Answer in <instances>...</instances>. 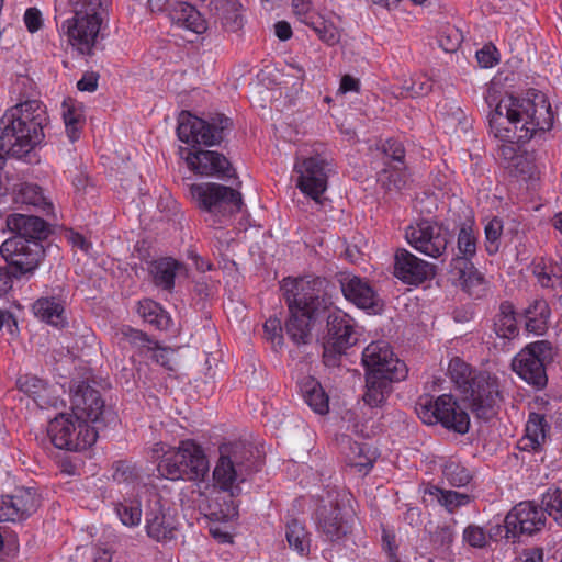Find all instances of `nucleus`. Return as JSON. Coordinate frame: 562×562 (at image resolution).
Here are the masks:
<instances>
[{
  "label": "nucleus",
  "mask_w": 562,
  "mask_h": 562,
  "mask_svg": "<svg viewBox=\"0 0 562 562\" xmlns=\"http://www.w3.org/2000/svg\"><path fill=\"white\" fill-rule=\"evenodd\" d=\"M405 238L419 252L431 258H440L446 254L449 232L436 222L420 220L406 228Z\"/></svg>",
  "instance_id": "15"
},
{
  "label": "nucleus",
  "mask_w": 562,
  "mask_h": 562,
  "mask_svg": "<svg viewBox=\"0 0 562 562\" xmlns=\"http://www.w3.org/2000/svg\"><path fill=\"white\" fill-rule=\"evenodd\" d=\"M550 314V307L546 300H535L524 313L526 329L530 333L542 335L548 328Z\"/></svg>",
  "instance_id": "37"
},
{
  "label": "nucleus",
  "mask_w": 562,
  "mask_h": 562,
  "mask_svg": "<svg viewBox=\"0 0 562 562\" xmlns=\"http://www.w3.org/2000/svg\"><path fill=\"white\" fill-rule=\"evenodd\" d=\"M515 144L516 143L503 142V144L498 146L497 155L504 168L506 164H509L519 153Z\"/></svg>",
  "instance_id": "59"
},
{
  "label": "nucleus",
  "mask_w": 562,
  "mask_h": 562,
  "mask_svg": "<svg viewBox=\"0 0 562 562\" xmlns=\"http://www.w3.org/2000/svg\"><path fill=\"white\" fill-rule=\"evenodd\" d=\"M553 361V347L548 340L528 344L513 359V370L536 390L548 384L547 364Z\"/></svg>",
  "instance_id": "13"
},
{
  "label": "nucleus",
  "mask_w": 562,
  "mask_h": 562,
  "mask_svg": "<svg viewBox=\"0 0 562 562\" xmlns=\"http://www.w3.org/2000/svg\"><path fill=\"white\" fill-rule=\"evenodd\" d=\"M340 288L345 299L357 307L376 314L383 303L368 280L357 276H346L340 279Z\"/></svg>",
  "instance_id": "23"
},
{
  "label": "nucleus",
  "mask_w": 562,
  "mask_h": 562,
  "mask_svg": "<svg viewBox=\"0 0 562 562\" xmlns=\"http://www.w3.org/2000/svg\"><path fill=\"white\" fill-rule=\"evenodd\" d=\"M24 24L30 33H35L43 26V16L37 8H27L23 16Z\"/></svg>",
  "instance_id": "57"
},
{
  "label": "nucleus",
  "mask_w": 562,
  "mask_h": 562,
  "mask_svg": "<svg viewBox=\"0 0 562 562\" xmlns=\"http://www.w3.org/2000/svg\"><path fill=\"white\" fill-rule=\"evenodd\" d=\"M13 271L8 266H0V299L4 297L13 285Z\"/></svg>",
  "instance_id": "60"
},
{
  "label": "nucleus",
  "mask_w": 562,
  "mask_h": 562,
  "mask_svg": "<svg viewBox=\"0 0 562 562\" xmlns=\"http://www.w3.org/2000/svg\"><path fill=\"white\" fill-rule=\"evenodd\" d=\"M476 243L477 239L472 226L463 224L458 233L457 245L459 254L452 259L472 261L473 257L476 255Z\"/></svg>",
  "instance_id": "44"
},
{
  "label": "nucleus",
  "mask_w": 562,
  "mask_h": 562,
  "mask_svg": "<svg viewBox=\"0 0 562 562\" xmlns=\"http://www.w3.org/2000/svg\"><path fill=\"white\" fill-rule=\"evenodd\" d=\"M210 464L202 447L194 440L180 441L179 446L164 452L158 464V474L170 481H204Z\"/></svg>",
  "instance_id": "6"
},
{
  "label": "nucleus",
  "mask_w": 562,
  "mask_h": 562,
  "mask_svg": "<svg viewBox=\"0 0 562 562\" xmlns=\"http://www.w3.org/2000/svg\"><path fill=\"white\" fill-rule=\"evenodd\" d=\"M477 372L459 357L452 358L448 366L449 376L462 394L467 393Z\"/></svg>",
  "instance_id": "41"
},
{
  "label": "nucleus",
  "mask_w": 562,
  "mask_h": 562,
  "mask_svg": "<svg viewBox=\"0 0 562 562\" xmlns=\"http://www.w3.org/2000/svg\"><path fill=\"white\" fill-rule=\"evenodd\" d=\"M115 513L123 525L127 527L138 526L142 518L140 502L137 499H124L115 504Z\"/></svg>",
  "instance_id": "46"
},
{
  "label": "nucleus",
  "mask_w": 562,
  "mask_h": 562,
  "mask_svg": "<svg viewBox=\"0 0 562 562\" xmlns=\"http://www.w3.org/2000/svg\"><path fill=\"white\" fill-rule=\"evenodd\" d=\"M300 390L305 403L315 413L325 415L329 412V397L317 380L312 376L304 378Z\"/></svg>",
  "instance_id": "35"
},
{
  "label": "nucleus",
  "mask_w": 562,
  "mask_h": 562,
  "mask_svg": "<svg viewBox=\"0 0 562 562\" xmlns=\"http://www.w3.org/2000/svg\"><path fill=\"white\" fill-rule=\"evenodd\" d=\"M47 434L56 448L68 451L85 450L98 438L97 427L76 419L74 414H59L49 422Z\"/></svg>",
  "instance_id": "12"
},
{
  "label": "nucleus",
  "mask_w": 562,
  "mask_h": 562,
  "mask_svg": "<svg viewBox=\"0 0 562 562\" xmlns=\"http://www.w3.org/2000/svg\"><path fill=\"white\" fill-rule=\"evenodd\" d=\"M533 162L526 153H518V155L509 162L506 164L505 169L512 176H530L533 170Z\"/></svg>",
  "instance_id": "55"
},
{
  "label": "nucleus",
  "mask_w": 562,
  "mask_h": 562,
  "mask_svg": "<svg viewBox=\"0 0 562 562\" xmlns=\"http://www.w3.org/2000/svg\"><path fill=\"white\" fill-rule=\"evenodd\" d=\"M434 82L425 74L416 75L411 79V85L406 86L407 95L409 97H423L427 95L432 90Z\"/></svg>",
  "instance_id": "56"
},
{
  "label": "nucleus",
  "mask_w": 562,
  "mask_h": 562,
  "mask_svg": "<svg viewBox=\"0 0 562 562\" xmlns=\"http://www.w3.org/2000/svg\"><path fill=\"white\" fill-rule=\"evenodd\" d=\"M462 539L463 542L472 548L482 549L487 546V535L485 529L474 524L464 528Z\"/></svg>",
  "instance_id": "53"
},
{
  "label": "nucleus",
  "mask_w": 562,
  "mask_h": 562,
  "mask_svg": "<svg viewBox=\"0 0 562 562\" xmlns=\"http://www.w3.org/2000/svg\"><path fill=\"white\" fill-rule=\"evenodd\" d=\"M233 127V121L224 114L216 113L210 121L182 111L179 115L177 135L186 144L213 146L220 144L226 131Z\"/></svg>",
  "instance_id": "10"
},
{
  "label": "nucleus",
  "mask_w": 562,
  "mask_h": 562,
  "mask_svg": "<svg viewBox=\"0 0 562 562\" xmlns=\"http://www.w3.org/2000/svg\"><path fill=\"white\" fill-rule=\"evenodd\" d=\"M494 52L495 47L484 46L476 53L477 63L484 68L494 66L497 61Z\"/></svg>",
  "instance_id": "64"
},
{
  "label": "nucleus",
  "mask_w": 562,
  "mask_h": 562,
  "mask_svg": "<svg viewBox=\"0 0 562 562\" xmlns=\"http://www.w3.org/2000/svg\"><path fill=\"white\" fill-rule=\"evenodd\" d=\"M145 529L147 536L157 542H167L176 538L175 519L165 508L160 496L157 494L146 502Z\"/></svg>",
  "instance_id": "21"
},
{
  "label": "nucleus",
  "mask_w": 562,
  "mask_h": 562,
  "mask_svg": "<svg viewBox=\"0 0 562 562\" xmlns=\"http://www.w3.org/2000/svg\"><path fill=\"white\" fill-rule=\"evenodd\" d=\"M182 269V262L172 257H161L150 263L149 272L157 288L171 292L175 288V278Z\"/></svg>",
  "instance_id": "28"
},
{
  "label": "nucleus",
  "mask_w": 562,
  "mask_h": 562,
  "mask_svg": "<svg viewBox=\"0 0 562 562\" xmlns=\"http://www.w3.org/2000/svg\"><path fill=\"white\" fill-rule=\"evenodd\" d=\"M503 226V221L497 216L491 218L485 224V250L491 256L497 254L499 250Z\"/></svg>",
  "instance_id": "47"
},
{
  "label": "nucleus",
  "mask_w": 562,
  "mask_h": 562,
  "mask_svg": "<svg viewBox=\"0 0 562 562\" xmlns=\"http://www.w3.org/2000/svg\"><path fill=\"white\" fill-rule=\"evenodd\" d=\"M61 109L67 136L74 143L80 138L86 122L83 105L76 99L66 98Z\"/></svg>",
  "instance_id": "34"
},
{
  "label": "nucleus",
  "mask_w": 562,
  "mask_h": 562,
  "mask_svg": "<svg viewBox=\"0 0 562 562\" xmlns=\"http://www.w3.org/2000/svg\"><path fill=\"white\" fill-rule=\"evenodd\" d=\"M544 514L562 527V490L548 491L541 499Z\"/></svg>",
  "instance_id": "48"
},
{
  "label": "nucleus",
  "mask_w": 562,
  "mask_h": 562,
  "mask_svg": "<svg viewBox=\"0 0 562 562\" xmlns=\"http://www.w3.org/2000/svg\"><path fill=\"white\" fill-rule=\"evenodd\" d=\"M424 494L434 496L437 502L450 514L454 513L462 506L469 505L473 499L469 494L459 493L451 490H443L430 483L425 487Z\"/></svg>",
  "instance_id": "36"
},
{
  "label": "nucleus",
  "mask_w": 562,
  "mask_h": 562,
  "mask_svg": "<svg viewBox=\"0 0 562 562\" xmlns=\"http://www.w3.org/2000/svg\"><path fill=\"white\" fill-rule=\"evenodd\" d=\"M263 329L269 340H271L273 344H282V326L281 321L279 318L270 317L269 319H267L263 324Z\"/></svg>",
  "instance_id": "58"
},
{
  "label": "nucleus",
  "mask_w": 562,
  "mask_h": 562,
  "mask_svg": "<svg viewBox=\"0 0 562 562\" xmlns=\"http://www.w3.org/2000/svg\"><path fill=\"white\" fill-rule=\"evenodd\" d=\"M532 273L542 288L552 289L558 280L553 272V267L547 265L542 258L532 263Z\"/></svg>",
  "instance_id": "51"
},
{
  "label": "nucleus",
  "mask_w": 562,
  "mask_h": 562,
  "mask_svg": "<svg viewBox=\"0 0 562 562\" xmlns=\"http://www.w3.org/2000/svg\"><path fill=\"white\" fill-rule=\"evenodd\" d=\"M344 448H348L346 453V464L356 469L359 473L367 474L373 467L374 459L367 453L363 445L352 441L350 437L342 438Z\"/></svg>",
  "instance_id": "38"
},
{
  "label": "nucleus",
  "mask_w": 562,
  "mask_h": 562,
  "mask_svg": "<svg viewBox=\"0 0 562 562\" xmlns=\"http://www.w3.org/2000/svg\"><path fill=\"white\" fill-rule=\"evenodd\" d=\"M438 41H439L440 47L445 52L453 53L458 49L461 38H460V35L457 32H454V33L447 34V35L440 34Z\"/></svg>",
  "instance_id": "63"
},
{
  "label": "nucleus",
  "mask_w": 562,
  "mask_h": 562,
  "mask_svg": "<svg viewBox=\"0 0 562 562\" xmlns=\"http://www.w3.org/2000/svg\"><path fill=\"white\" fill-rule=\"evenodd\" d=\"M11 106L0 119V149L22 158L40 145L49 123L46 105L38 99H25Z\"/></svg>",
  "instance_id": "3"
},
{
  "label": "nucleus",
  "mask_w": 562,
  "mask_h": 562,
  "mask_svg": "<svg viewBox=\"0 0 562 562\" xmlns=\"http://www.w3.org/2000/svg\"><path fill=\"white\" fill-rule=\"evenodd\" d=\"M389 375H376V373H366V392L363 402L370 407H382L386 397L392 392V383L401 380H389Z\"/></svg>",
  "instance_id": "31"
},
{
  "label": "nucleus",
  "mask_w": 562,
  "mask_h": 562,
  "mask_svg": "<svg viewBox=\"0 0 562 562\" xmlns=\"http://www.w3.org/2000/svg\"><path fill=\"white\" fill-rule=\"evenodd\" d=\"M190 195L196 207L207 214L211 225L221 224L239 213L244 205L241 193L232 187L203 182L190 186Z\"/></svg>",
  "instance_id": "7"
},
{
  "label": "nucleus",
  "mask_w": 562,
  "mask_h": 562,
  "mask_svg": "<svg viewBox=\"0 0 562 562\" xmlns=\"http://www.w3.org/2000/svg\"><path fill=\"white\" fill-rule=\"evenodd\" d=\"M169 16L173 24L194 34H202L207 29V23L202 14L187 2H175L169 11Z\"/></svg>",
  "instance_id": "27"
},
{
  "label": "nucleus",
  "mask_w": 562,
  "mask_h": 562,
  "mask_svg": "<svg viewBox=\"0 0 562 562\" xmlns=\"http://www.w3.org/2000/svg\"><path fill=\"white\" fill-rule=\"evenodd\" d=\"M394 276L406 284L418 285L435 276V267L401 248L394 256Z\"/></svg>",
  "instance_id": "22"
},
{
  "label": "nucleus",
  "mask_w": 562,
  "mask_h": 562,
  "mask_svg": "<svg viewBox=\"0 0 562 562\" xmlns=\"http://www.w3.org/2000/svg\"><path fill=\"white\" fill-rule=\"evenodd\" d=\"M209 7L227 32L236 33L243 29L241 5L236 0H211Z\"/></svg>",
  "instance_id": "32"
},
{
  "label": "nucleus",
  "mask_w": 562,
  "mask_h": 562,
  "mask_svg": "<svg viewBox=\"0 0 562 562\" xmlns=\"http://www.w3.org/2000/svg\"><path fill=\"white\" fill-rule=\"evenodd\" d=\"M304 23L311 26L319 40L328 45H335L339 41V35L336 27L331 23H326L321 16L304 20Z\"/></svg>",
  "instance_id": "49"
},
{
  "label": "nucleus",
  "mask_w": 562,
  "mask_h": 562,
  "mask_svg": "<svg viewBox=\"0 0 562 562\" xmlns=\"http://www.w3.org/2000/svg\"><path fill=\"white\" fill-rule=\"evenodd\" d=\"M69 4L74 16L61 24V31L80 54L91 55L102 23L101 0H69Z\"/></svg>",
  "instance_id": "8"
},
{
  "label": "nucleus",
  "mask_w": 562,
  "mask_h": 562,
  "mask_svg": "<svg viewBox=\"0 0 562 562\" xmlns=\"http://www.w3.org/2000/svg\"><path fill=\"white\" fill-rule=\"evenodd\" d=\"M450 274L470 296L481 299L486 294L487 281L472 261L451 259Z\"/></svg>",
  "instance_id": "25"
},
{
  "label": "nucleus",
  "mask_w": 562,
  "mask_h": 562,
  "mask_svg": "<svg viewBox=\"0 0 562 562\" xmlns=\"http://www.w3.org/2000/svg\"><path fill=\"white\" fill-rule=\"evenodd\" d=\"M326 279L319 277L284 278L281 289L289 310L285 331L295 345H307L312 339V329L326 317V335L340 352L355 346L359 340L355 319L334 306L331 296L325 291Z\"/></svg>",
  "instance_id": "1"
},
{
  "label": "nucleus",
  "mask_w": 562,
  "mask_h": 562,
  "mask_svg": "<svg viewBox=\"0 0 562 562\" xmlns=\"http://www.w3.org/2000/svg\"><path fill=\"white\" fill-rule=\"evenodd\" d=\"M415 411L427 425L441 424L442 427L461 435L469 431V414L459 407L457 400L450 394H442L436 400L429 395L420 396Z\"/></svg>",
  "instance_id": "9"
},
{
  "label": "nucleus",
  "mask_w": 562,
  "mask_h": 562,
  "mask_svg": "<svg viewBox=\"0 0 562 562\" xmlns=\"http://www.w3.org/2000/svg\"><path fill=\"white\" fill-rule=\"evenodd\" d=\"M0 255L14 278L20 280L35 274L46 257V250L38 241L11 236L0 245Z\"/></svg>",
  "instance_id": "11"
},
{
  "label": "nucleus",
  "mask_w": 562,
  "mask_h": 562,
  "mask_svg": "<svg viewBox=\"0 0 562 562\" xmlns=\"http://www.w3.org/2000/svg\"><path fill=\"white\" fill-rule=\"evenodd\" d=\"M34 315L55 327H64L67 324L65 316V303L57 296H42L33 305Z\"/></svg>",
  "instance_id": "29"
},
{
  "label": "nucleus",
  "mask_w": 562,
  "mask_h": 562,
  "mask_svg": "<svg viewBox=\"0 0 562 562\" xmlns=\"http://www.w3.org/2000/svg\"><path fill=\"white\" fill-rule=\"evenodd\" d=\"M362 363L366 373L389 375V380H404L407 375L405 362L394 357L390 345L383 340L372 341L364 348Z\"/></svg>",
  "instance_id": "17"
},
{
  "label": "nucleus",
  "mask_w": 562,
  "mask_h": 562,
  "mask_svg": "<svg viewBox=\"0 0 562 562\" xmlns=\"http://www.w3.org/2000/svg\"><path fill=\"white\" fill-rule=\"evenodd\" d=\"M463 395L475 418L488 422L497 415L502 395L498 379L490 372H477Z\"/></svg>",
  "instance_id": "14"
},
{
  "label": "nucleus",
  "mask_w": 562,
  "mask_h": 562,
  "mask_svg": "<svg viewBox=\"0 0 562 562\" xmlns=\"http://www.w3.org/2000/svg\"><path fill=\"white\" fill-rule=\"evenodd\" d=\"M552 125L551 104L542 93H533L532 99L509 97L506 102L499 101L488 115L490 132L507 143L524 144Z\"/></svg>",
  "instance_id": "2"
},
{
  "label": "nucleus",
  "mask_w": 562,
  "mask_h": 562,
  "mask_svg": "<svg viewBox=\"0 0 562 562\" xmlns=\"http://www.w3.org/2000/svg\"><path fill=\"white\" fill-rule=\"evenodd\" d=\"M5 225L13 234L12 236H20L41 244L53 233L50 224L35 215L12 213L7 216Z\"/></svg>",
  "instance_id": "24"
},
{
  "label": "nucleus",
  "mask_w": 562,
  "mask_h": 562,
  "mask_svg": "<svg viewBox=\"0 0 562 562\" xmlns=\"http://www.w3.org/2000/svg\"><path fill=\"white\" fill-rule=\"evenodd\" d=\"M547 521L543 506L533 501H525L515 505L506 515L504 524L506 535L513 538L533 536L540 532Z\"/></svg>",
  "instance_id": "16"
},
{
  "label": "nucleus",
  "mask_w": 562,
  "mask_h": 562,
  "mask_svg": "<svg viewBox=\"0 0 562 562\" xmlns=\"http://www.w3.org/2000/svg\"><path fill=\"white\" fill-rule=\"evenodd\" d=\"M113 469V480L119 483H133L140 476L137 468L127 461H116Z\"/></svg>",
  "instance_id": "52"
},
{
  "label": "nucleus",
  "mask_w": 562,
  "mask_h": 562,
  "mask_svg": "<svg viewBox=\"0 0 562 562\" xmlns=\"http://www.w3.org/2000/svg\"><path fill=\"white\" fill-rule=\"evenodd\" d=\"M226 451L228 454L221 450V457L212 473L214 487L227 492L231 498V505H227L226 509H221L218 519H227L237 514L233 498L240 495V483H244L249 474L259 471L262 465L259 457L254 458L251 445L235 442L229 449L226 448Z\"/></svg>",
  "instance_id": "4"
},
{
  "label": "nucleus",
  "mask_w": 562,
  "mask_h": 562,
  "mask_svg": "<svg viewBox=\"0 0 562 562\" xmlns=\"http://www.w3.org/2000/svg\"><path fill=\"white\" fill-rule=\"evenodd\" d=\"M382 151L386 157H390L393 162L397 164L394 166L397 171L405 169V148L402 142L395 138H389L382 144Z\"/></svg>",
  "instance_id": "50"
},
{
  "label": "nucleus",
  "mask_w": 562,
  "mask_h": 562,
  "mask_svg": "<svg viewBox=\"0 0 562 562\" xmlns=\"http://www.w3.org/2000/svg\"><path fill=\"white\" fill-rule=\"evenodd\" d=\"M442 475L453 487H462L472 480L471 472L460 462L448 460L442 467Z\"/></svg>",
  "instance_id": "45"
},
{
  "label": "nucleus",
  "mask_w": 562,
  "mask_h": 562,
  "mask_svg": "<svg viewBox=\"0 0 562 562\" xmlns=\"http://www.w3.org/2000/svg\"><path fill=\"white\" fill-rule=\"evenodd\" d=\"M71 412L76 419L87 424H101L105 413V402L99 390L88 382H79L71 395Z\"/></svg>",
  "instance_id": "19"
},
{
  "label": "nucleus",
  "mask_w": 562,
  "mask_h": 562,
  "mask_svg": "<svg viewBox=\"0 0 562 562\" xmlns=\"http://www.w3.org/2000/svg\"><path fill=\"white\" fill-rule=\"evenodd\" d=\"M430 540L436 548L448 550L454 540V529L452 525H439L431 533Z\"/></svg>",
  "instance_id": "54"
},
{
  "label": "nucleus",
  "mask_w": 562,
  "mask_h": 562,
  "mask_svg": "<svg viewBox=\"0 0 562 562\" xmlns=\"http://www.w3.org/2000/svg\"><path fill=\"white\" fill-rule=\"evenodd\" d=\"M137 313L148 324L159 330H166L171 324L169 314L157 302L145 299L139 301Z\"/></svg>",
  "instance_id": "39"
},
{
  "label": "nucleus",
  "mask_w": 562,
  "mask_h": 562,
  "mask_svg": "<svg viewBox=\"0 0 562 562\" xmlns=\"http://www.w3.org/2000/svg\"><path fill=\"white\" fill-rule=\"evenodd\" d=\"M383 549L387 552L391 562H400L397 559L396 539L393 533L383 530L382 535Z\"/></svg>",
  "instance_id": "62"
},
{
  "label": "nucleus",
  "mask_w": 562,
  "mask_h": 562,
  "mask_svg": "<svg viewBox=\"0 0 562 562\" xmlns=\"http://www.w3.org/2000/svg\"><path fill=\"white\" fill-rule=\"evenodd\" d=\"M122 340L134 348L139 355H146L153 348L157 347V341L151 339L146 333L132 328L131 326H123L121 328Z\"/></svg>",
  "instance_id": "43"
},
{
  "label": "nucleus",
  "mask_w": 562,
  "mask_h": 562,
  "mask_svg": "<svg viewBox=\"0 0 562 562\" xmlns=\"http://www.w3.org/2000/svg\"><path fill=\"white\" fill-rule=\"evenodd\" d=\"M381 179L386 187L387 190H400L405 183V180L403 179L402 175L400 172H396L395 175L390 172L387 169H383L381 173Z\"/></svg>",
  "instance_id": "61"
},
{
  "label": "nucleus",
  "mask_w": 562,
  "mask_h": 562,
  "mask_svg": "<svg viewBox=\"0 0 562 562\" xmlns=\"http://www.w3.org/2000/svg\"><path fill=\"white\" fill-rule=\"evenodd\" d=\"M180 151H184V148L180 147ZM186 151L187 165L193 172L201 176H214L224 180L237 178L234 167L223 154L204 149H186Z\"/></svg>",
  "instance_id": "20"
},
{
  "label": "nucleus",
  "mask_w": 562,
  "mask_h": 562,
  "mask_svg": "<svg viewBox=\"0 0 562 562\" xmlns=\"http://www.w3.org/2000/svg\"><path fill=\"white\" fill-rule=\"evenodd\" d=\"M14 199L16 202L35 206L46 213L53 207L52 203L44 196L42 188L35 183H21Z\"/></svg>",
  "instance_id": "40"
},
{
  "label": "nucleus",
  "mask_w": 562,
  "mask_h": 562,
  "mask_svg": "<svg viewBox=\"0 0 562 562\" xmlns=\"http://www.w3.org/2000/svg\"><path fill=\"white\" fill-rule=\"evenodd\" d=\"M327 161L319 155L295 161L294 171L299 173L296 186L315 201H319L327 189Z\"/></svg>",
  "instance_id": "18"
},
{
  "label": "nucleus",
  "mask_w": 562,
  "mask_h": 562,
  "mask_svg": "<svg viewBox=\"0 0 562 562\" xmlns=\"http://www.w3.org/2000/svg\"><path fill=\"white\" fill-rule=\"evenodd\" d=\"M285 537L290 548L297 551L301 555L310 553V538L305 527L297 519H291L286 524Z\"/></svg>",
  "instance_id": "42"
},
{
  "label": "nucleus",
  "mask_w": 562,
  "mask_h": 562,
  "mask_svg": "<svg viewBox=\"0 0 562 562\" xmlns=\"http://www.w3.org/2000/svg\"><path fill=\"white\" fill-rule=\"evenodd\" d=\"M8 503L11 504L12 512L16 521L25 520L33 515L41 505L38 494L34 488H15L11 495H5Z\"/></svg>",
  "instance_id": "30"
},
{
  "label": "nucleus",
  "mask_w": 562,
  "mask_h": 562,
  "mask_svg": "<svg viewBox=\"0 0 562 562\" xmlns=\"http://www.w3.org/2000/svg\"><path fill=\"white\" fill-rule=\"evenodd\" d=\"M493 330L498 338L513 340L519 335L515 306L509 301L499 304L498 313L494 317Z\"/></svg>",
  "instance_id": "33"
},
{
  "label": "nucleus",
  "mask_w": 562,
  "mask_h": 562,
  "mask_svg": "<svg viewBox=\"0 0 562 562\" xmlns=\"http://www.w3.org/2000/svg\"><path fill=\"white\" fill-rule=\"evenodd\" d=\"M549 429L550 426L544 415L535 412L530 413L526 424L525 435L518 441V448L524 451H540Z\"/></svg>",
  "instance_id": "26"
},
{
  "label": "nucleus",
  "mask_w": 562,
  "mask_h": 562,
  "mask_svg": "<svg viewBox=\"0 0 562 562\" xmlns=\"http://www.w3.org/2000/svg\"><path fill=\"white\" fill-rule=\"evenodd\" d=\"M351 498L346 491H328L326 499L317 507L316 530L324 541L340 544L352 533L356 515Z\"/></svg>",
  "instance_id": "5"
}]
</instances>
